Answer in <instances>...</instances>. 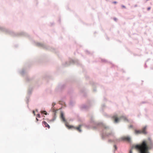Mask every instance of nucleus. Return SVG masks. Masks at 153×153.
Returning a JSON list of instances; mask_svg holds the SVG:
<instances>
[{
  "instance_id": "f257e3e1",
  "label": "nucleus",
  "mask_w": 153,
  "mask_h": 153,
  "mask_svg": "<svg viewBox=\"0 0 153 153\" xmlns=\"http://www.w3.org/2000/svg\"><path fill=\"white\" fill-rule=\"evenodd\" d=\"M153 143L150 138L143 141L141 143L135 146V148L137 149L140 153H149V150Z\"/></svg>"
},
{
  "instance_id": "423d86ee",
  "label": "nucleus",
  "mask_w": 153,
  "mask_h": 153,
  "mask_svg": "<svg viewBox=\"0 0 153 153\" xmlns=\"http://www.w3.org/2000/svg\"><path fill=\"white\" fill-rule=\"evenodd\" d=\"M124 140L127 141L129 142H131V138L130 137H124Z\"/></svg>"
},
{
  "instance_id": "39448f33",
  "label": "nucleus",
  "mask_w": 153,
  "mask_h": 153,
  "mask_svg": "<svg viewBox=\"0 0 153 153\" xmlns=\"http://www.w3.org/2000/svg\"><path fill=\"white\" fill-rule=\"evenodd\" d=\"M42 123L43 126H44L45 127H47L48 128H50V126L45 121H43Z\"/></svg>"
},
{
  "instance_id": "9d476101",
  "label": "nucleus",
  "mask_w": 153,
  "mask_h": 153,
  "mask_svg": "<svg viewBox=\"0 0 153 153\" xmlns=\"http://www.w3.org/2000/svg\"><path fill=\"white\" fill-rule=\"evenodd\" d=\"M150 9H151V7H149L148 8L147 10H149Z\"/></svg>"
},
{
  "instance_id": "a211bd4d",
  "label": "nucleus",
  "mask_w": 153,
  "mask_h": 153,
  "mask_svg": "<svg viewBox=\"0 0 153 153\" xmlns=\"http://www.w3.org/2000/svg\"><path fill=\"white\" fill-rule=\"evenodd\" d=\"M42 45V44H39V45Z\"/></svg>"
},
{
  "instance_id": "f3484780",
  "label": "nucleus",
  "mask_w": 153,
  "mask_h": 153,
  "mask_svg": "<svg viewBox=\"0 0 153 153\" xmlns=\"http://www.w3.org/2000/svg\"><path fill=\"white\" fill-rule=\"evenodd\" d=\"M36 120L37 121L38 120L37 118H36Z\"/></svg>"
},
{
  "instance_id": "f03ea898",
  "label": "nucleus",
  "mask_w": 153,
  "mask_h": 153,
  "mask_svg": "<svg viewBox=\"0 0 153 153\" xmlns=\"http://www.w3.org/2000/svg\"><path fill=\"white\" fill-rule=\"evenodd\" d=\"M147 127L146 126L143 127L140 130H135L134 133L136 134H146L147 133L146 131Z\"/></svg>"
},
{
  "instance_id": "9b49d317",
  "label": "nucleus",
  "mask_w": 153,
  "mask_h": 153,
  "mask_svg": "<svg viewBox=\"0 0 153 153\" xmlns=\"http://www.w3.org/2000/svg\"><path fill=\"white\" fill-rule=\"evenodd\" d=\"M129 127L130 128H132L133 127V126L132 125H130L129 126Z\"/></svg>"
},
{
  "instance_id": "0eeeda50",
  "label": "nucleus",
  "mask_w": 153,
  "mask_h": 153,
  "mask_svg": "<svg viewBox=\"0 0 153 153\" xmlns=\"http://www.w3.org/2000/svg\"><path fill=\"white\" fill-rule=\"evenodd\" d=\"M113 118L114 119V122L115 123H117L119 120L118 118L116 116H114L113 117Z\"/></svg>"
},
{
  "instance_id": "6e6552de",
  "label": "nucleus",
  "mask_w": 153,
  "mask_h": 153,
  "mask_svg": "<svg viewBox=\"0 0 153 153\" xmlns=\"http://www.w3.org/2000/svg\"><path fill=\"white\" fill-rule=\"evenodd\" d=\"M41 113H44L45 115L47 114V113L45 111H41Z\"/></svg>"
},
{
  "instance_id": "4468645a",
  "label": "nucleus",
  "mask_w": 153,
  "mask_h": 153,
  "mask_svg": "<svg viewBox=\"0 0 153 153\" xmlns=\"http://www.w3.org/2000/svg\"><path fill=\"white\" fill-rule=\"evenodd\" d=\"M129 153H132V152L131 150H130L129 152Z\"/></svg>"
},
{
  "instance_id": "2eb2a0df",
  "label": "nucleus",
  "mask_w": 153,
  "mask_h": 153,
  "mask_svg": "<svg viewBox=\"0 0 153 153\" xmlns=\"http://www.w3.org/2000/svg\"><path fill=\"white\" fill-rule=\"evenodd\" d=\"M113 3H114V4H116L117 3V2H116V1H114L113 2Z\"/></svg>"
},
{
  "instance_id": "20e7f679",
  "label": "nucleus",
  "mask_w": 153,
  "mask_h": 153,
  "mask_svg": "<svg viewBox=\"0 0 153 153\" xmlns=\"http://www.w3.org/2000/svg\"><path fill=\"white\" fill-rule=\"evenodd\" d=\"M61 119L63 122L66 123V120H65L64 114L63 113H61Z\"/></svg>"
},
{
  "instance_id": "1a4fd4ad",
  "label": "nucleus",
  "mask_w": 153,
  "mask_h": 153,
  "mask_svg": "<svg viewBox=\"0 0 153 153\" xmlns=\"http://www.w3.org/2000/svg\"><path fill=\"white\" fill-rule=\"evenodd\" d=\"M37 117L38 118H40V115L39 114H37Z\"/></svg>"
},
{
  "instance_id": "7ed1b4c3",
  "label": "nucleus",
  "mask_w": 153,
  "mask_h": 153,
  "mask_svg": "<svg viewBox=\"0 0 153 153\" xmlns=\"http://www.w3.org/2000/svg\"><path fill=\"white\" fill-rule=\"evenodd\" d=\"M66 126L68 128H74V127L72 126H69L67 125V123H66L65 124ZM82 125H80L78 127H74V128L76 129L78 131H79V132H81V127Z\"/></svg>"
},
{
  "instance_id": "dca6fc26",
  "label": "nucleus",
  "mask_w": 153,
  "mask_h": 153,
  "mask_svg": "<svg viewBox=\"0 0 153 153\" xmlns=\"http://www.w3.org/2000/svg\"><path fill=\"white\" fill-rule=\"evenodd\" d=\"M33 113L34 114V115H35V112L34 111H33Z\"/></svg>"
},
{
  "instance_id": "ddd939ff",
  "label": "nucleus",
  "mask_w": 153,
  "mask_h": 153,
  "mask_svg": "<svg viewBox=\"0 0 153 153\" xmlns=\"http://www.w3.org/2000/svg\"><path fill=\"white\" fill-rule=\"evenodd\" d=\"M122 7L123 8H126V7L125 6L123 5L122 6Z\"/></svg>"
},
{
  "instance_id": "f8f14e48",
  "label": "nucleus",
  "mask_w": 153,
  "mask_h": 153,
  "mask_svg": "<svg viewBox=\"0 0 153 153\" xmlns=\"http://www.w3.org/2000/svg\"><path fill=\"white\" fill-rule=\"evenodd\" d=\"M114 147L115 148V149L116 150L117 149V147L115 145H114Z\"/></svg>"
}]
</instances>
